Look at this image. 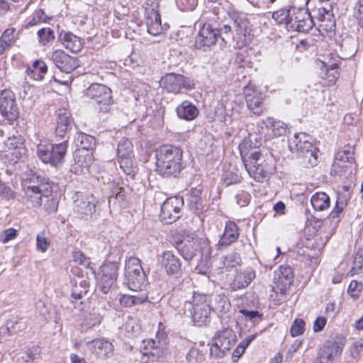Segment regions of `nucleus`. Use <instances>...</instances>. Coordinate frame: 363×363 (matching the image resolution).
<instances>
[{"mask_svg":"<svg viewBox=\"0 0 363 363\" xmlns=\"http://www.w3.org/2000/svg\"><path fill=\"white\" fill-rule=\"evenodd\" d=\"M189 304L191 306L189 310L194 322L198 325L204 324L208 320L211 311L207 295L194 292L192 301H189Z\"/></svg>","mask_w":363,"mask_h":363,"instance_id":"10","label":"nucleus"},{"mask_svg":"<svg viewBox=\"0 0 363 363\" xmlns=\"http://www.w3.org/2000/svg\"><path fill=\"white\" fill-rule=\"evenodd\" d=\"M47 201L45 203V209L48 213L50 214L57 211L58 206V201L55 198H49L48 196Z\"/></svg>","mask_w":363,"mask_h":363,"instance_id":"59","label":"nucleus"},{"mask_svg":"<svg viewBox=\"0 0 363 363\" xmlns=\"http://www.w3.org/2000/svg\"><path fill=\"white\" fill-rule=\"evenodd\" d=\"M57 116L55 133L57 135L64 137L72 129L73 119L71 113L64 108L57 110Z\"/></svg>","mask_w":363,"mask_h":363,"instance_id":"27","label":"nucleus"},{"mask_svg":"<svg viewBox=\"0 0 363 363\" xmlns=\"http://www.w3.org/2000/svg\"><path fill=\"white\" fill-rule=\"evenodd\" d=\"M183 151L177 146L164 145L155 151L156 171L162 177H177L184 168Z\"/></svg>","mask_w":363,"mask_h":363,"instance_id":"3","label":"nucleus"},{"mask_svg":"<svg viewBox=\"0 0 363 363\" xmlns=\"http://www.w3.org/2000/svg\"><path fill=\"white\" fill-rule=\"evenodd\" d=\"M22 145L23 143L21 141V139L16 137L9 138L6 143V145L9 150H19Z\"/></svg>","mask_w":363,"mask_h":363,"instance_id":"60","label":"nucleus"},{"mask_svg":"<svg viewBox=\"0 0 363 363\" xmlns=\"http://www.w3.org/2000/svg\"><path fill=\"white\" fill-rule=\"evenodd\" d=\"M231 26L227 24L205 23L200 29L196 40L195 48L206 50L217 43H226L231 38Z\"/></svg>","mask_w":363,"mask_h":363,"instance_id":"4","label":"nucleus"},{"mask_svg":"<svg viewBox=\"0 0 363 363\" xmlns=\"http://www.w3.org/2000/svg\"><path fill=\"white\" fill-rule=\"evenodd\" d=\"M52 60L55 65L62 72L67 74L71 73L79 66V60L77 57H72L61 50L53 52Z\"/></svg>","mask_w":363,"mask_h":363,"instance_id":"20","label":"nucleus"},{"mask_svg":"<svg viewBox=\"0 0 363 363\" xmlns=\"http://www.w3.org/2000/svg\"><path fill=\"white\" fill-rule=\"evenodd\" d=\"M72 258L74 262L79 264H85L86 262V257L81 251H74L72 252Z\"/></svg>","mask_w":363,"mask_h":363,"instance_id":"62","label":"nucleus"},{"mask_svg":"<svg viewBox=\"0 0 363 363\" xmlns=\"http://www.w3.org/2000/svg\"><path fill=\"white\" fill-rule=\"evenodd\" d=\"M147 32L152 35H158L162 31L160 14L158 11L152 9L148 13L146 21Z\"/></svg>","mask_w":363,"mask_h":363,"instance_id":"30","label":"nucleus"},{"mask_svg":"<svg viewBox=\"0 0 363 363\" xmlns=\"http://www.w3.org/2000/svg\"><path fill=\"white\" fill-rule=\"evenodd\" d=\"M88 350L101 359H107L113 354V345L104 338L92 340L86 343Z\"/></svg>","mask_w":363,"mask_h":363,"instance_id":"23","label":"nucleus"},{"mask_svg":"<svg viewBox=\"0 0 363 363\" xmlns=\"http://www.w3.org/2000/svg\"><path fill=\"white\" fill-rule=\"evenodd\" d=\"M294 21L291 27L298 32L306 33L315 25L313 18L308 10L303 9H292Z\"/></svg>","mask_w":363,"mask_h":363,"instance_id":"18","label":"nucleus"},{"mask_svg":"<svg viewBox=\"0 0 363 363\" xmlns=\"http://www.w3.org/2000/svg\"><path fill=\"white\" fill-rule=\"evenodd\" d=\"M125 330L128 334L135 335L140 331V325L136 318L128 316L125 323Z\"/></svg>","mask_w":363,"mask_h":363,"instance_id":"48","label":"nucleus"},{"mask_svg":"<svg viewBox=\"0 0 363 363\" xmlns=\"http://www.w3.org/2000/svg\"><path fill=\"white\" fill-rule=\"evenodd\" d=\"M235 332L228 328H224L216 333L214 342L210 348V354L215 358L223 357L233 345L236 342Z\"/></svg>","mask_w":363,"mask_h":363,"instance_id":"9","label":"nucleus"},{"mask_svg":"<svg viewBox=\"0 0 363 363\" xmlns=\"http://www.w3.org/2000/svg\"><path fill=\"white\" fill-rule=\"evenodd\" d=\"M0 112L4 118L10 124H12L19 116V110L16 102L15 95L10 90L5 89L1 93Z\"/></svg>","mask_w":363,"mask_h":363,"instance_id":"12","label":"nucleus"},{"mask_svg":"<svg viewBox=\"0 0 363 363\" xmlns=\"http://www.w3.org/2000/svg\"><path fill=\"white\" fill-rule=\"evenodd\" d=\"M124 276V283L130 290L144 292L147 277L138 258L131 257L126 261Z\"/></svg>","mask_w":363,"mask_h":363,"instance_id":"7","label":"nucleus"},{"mask_svg":"<svg viewBox=\"0 0 363 363\" xmlns=\"http://www.w3.org/2000/svg\"><path fill=\"white\" fill-rule=\"evenodd\" d=\"M182 11H192L197 4V0H177Z\"/></svg>","mask_w":363,"mask_h":363,"instance_id":"58","label":"nucleus"},{"mask_svg":"<svg viewBox=\"0 0 363 363\" xmlns=\"http://www.w3.org/2000/svg\"><path fill=\"white\" fill-rule=\"evenodd\" d=\"M89 287L86 281H82L79 285L75 284L72 287L70 302L79 311H84L88 303Z\"/></svg>","mask_w":363,"mask_h":363,"instance_id":"21","label":"nucleus"},{"mask_svg":"<svg viewBox=\"0 0 363 363\" xmlns=\"http://www.w3.org/2000/svg\"><path fill=\"white\" fill-rule=\"evenodd\" d=\"M311 203L315 211H324L329 208L330 199L325 192H316L311 198Z\"/></svg>","mask_w":363,"mask_h":363,"instance_id":"36","label":"nucleus"},{"mask_svg":"<svg viewBox=\"0 0 363 363\" xmlns=\"http://www.w3.org/2000/svg\"><path fill=\"white\" fill-rule=\"evenodd\" d=\"M244 94L247 108L253 114L260 116L265 109L263 103L264 99V94L249 86L245 87Z\"/></svg>","mask_w":363,"mask_h":363,"instance_id":"19","label":"nucleus"},{"mask_svg":"<svg viewBox=\"0 0 363 363\" xmlns=\"http://www.w3.org/2000/svg\"><path fill=\"white\" fill-rule=\"evenodd\" d=\"M161 265L164 268L168 275L178 277L182 274V262L171 251L163 252Z\"/></svg>","mask_w":363,"mask_h":363,"instance_id":"24","label":"nucleus"},{"mask_svg":"<svg viewBox=\"0 0 363 363\" xmlns=\"http://www.w3.org/2000/svg\"><path fill=\"white\" fill-rule=\"evenodd\" d=\"M148 296L146 292L137 293L136 294H123L120 297V304L126 308L142 304L146 302Z\"/></svg>","mask_w":363,"mask_h":363,"instance_id":"34","label":"nucleus"},{"mask_svg":"<svg viewBox=\"0 0 363 363\" xmlns=\"http://www.w3.org/2000/svg\"><path fill=\"white\" fill-rule=\"evenodd\" d=\"M340 353L336 342L327 340L319 349L314 363H333V356L339 355Z\"/></svg>","mask_w":363,"mask_h":363,"instance_id":"25","label":"nucleus"},{"mask_svg":"<svg viewBox=\"0 0 363 363\" xmlns=\"http://www.w3.org/2000/svg\"><path fill=\"white\" fill-rule=\"evenodd\" d=\"M74 143L77 147L88 151L94 148L96 141L94 137L90 135L77 133L74 137Z\"/></svg>","mask_w":363,"mask_h":363,"instance_id":"38","label":"nucleus"},{"mask_svg":"<svg viewBox=\"0 0 363 363\" xmlns=\"http://www.w3.org/2000/svg\"><path fill=\"white\" fill-rule=\"evenodd\" d=\"M306 138L304 133H295L289 140V147L291 152H296L297 156L302 160L303 165L306 167H313L318 162V150Z\"/></svg>","mask_w":363,"mask_h":363,"instance_id":"5","label":"nucleus"},{"mask_svg":"<svg viewBox=\"0 0 363 363\" xmlns=\"http://www.w3.org/2000/svg\"><path fill=\"white\" fill-rule=\"evenodd\" d=\"M59 40L67 49L72 52L80 51L83 47L82 39L69 32L62 31Z\"/></svg>","mask_w":363,"mask_h":363,"instance_id":"28","label":"nucleus"},{"mask_svg":"<svg viewBox=\"0 0 363 363\" xmlns=\"http://www.w3.org/2000/svg\"><path fill=\"white\" fill-rule=\"evenodd\" d=\"M39 355V350L38 347L28 348L23 353L21 358L26 363H33Z\"/></svg>","mask_w":363,"mask_h":363,"instance_id":"53","label":"nucleus"},{"mask_svg":"<svg viewBox=\"0 0 363 363\" xmlns=\"http://www.w3.org/2000/svg\"><path fill=\"white\" fill-rule=\"evenodd\" d=\"M259 126L261 128L259 131L265 133L269 138L284 135L288 131L286 124L281 121L275 120L271 117L262 120Z\"/></svg>","mask_w":363,"mask_h":363,"instance_id":"22","label":"nucleus"},{"mask_svg":"<svg viewBox=\"0 0 363 363\" xmlns=\"http://www.w3.org/2000/svg\"><path fill=\"white\" fill-rule=\"evenodd\" d=\"M306 323L303 319L296 318L291 327V335L293 337L298 336L305 331Z\"/></svg>","mask_w":363,"mask_h":363,"instance_id":"50","label":"nucleus"},{"mask_svg":"<svg viewBox=\"0 0 363 363\" xmlns=\"http://www.w3.org/2000/svg\"><path fill=\"white\" fill-rule=\"evenodd\" d=\"M235 199H236L237 203L240 206L244 207V206H247L250 203V201L251 199V196L248 192H247L244 190H240L236 194Z\"/></svg>","mask_w":363,"mask_h":363,"instance_id":"54","label":"nucleus"},{"mask_svg":"<svg viewBox=\"0 0 363 363\" xmlns=\"http://www.w3.org/2000/svg\"><path fill=\"white\" fill-rule=\"evenodd\" d=\"M18 235V232L16 229L9 228L5 229L0 235V240L3 243H7L11 240H14Z\"/></svg>","mask_w":363,"mask_h":363,"instance_id":"52","label":"nucleus"},{"mask_svg":"<svg viewBox=\"0 0 363 363\" xmlns=\"http://www.w3.org/2000/svg\"><path fill=\"white\" fill-rule=\"evenodd\" d=\"M184 205L182 197H170L161 206L160 219L165 224H171L180 217L181 208Z\"/></svg>","mask_w":363,"mask_h":363,"instance_id":"14","label":"nucleus"},{"mask_svg":"<svg viewBox=\"0 0 363 363\" xmlns=\"http://www.w3.org/2000/svg\"><path fill=\"white\" fill-rule=\"evenodd\" d=\"M175 247L187 261L191 260L197 253L200 254V259L195 268L198 274H206L211 266L212 249L208 240L203 238H191L177 242Z\"/></svg>","mask_w":363,"mask_h":363,"instance_id":"2","label":"nucleus"},{"mask_svg":"<svg viewBox=\"0 0 363 363\" xmlns=\"http://www.w3.org/2000/svg\"><path fill=\"white\" fill-rule=\"evenodd\" d=\"M74 209L79 214L91 216L95 211V204L88 198L77 196V199L74 201Z\"/></svg>","mask_w":363,"mask_h":363,"instance_id":"32","label":"nucleus"},{"mask_svg":"<svg viewBox=\"0 0 363 363\" xmlns=\"http://www.w3.org/2000/svg\"><path fill=\"white\" fill-rule=\"evenodd\" d=\"M240 235L239 228L233 221L225 223L224 232L218 242V249L227 247L235 242Z\"/></svg>","mask_w":363,"mask_h":363,"instance_id":"26","label":"nucleus"},{"mask_svg":"<svg viewBox=\"0 0 363 363\" xmlns=\"http://www.w3.org/2000/svg\"><path fill=\"white\" fill-rule=\"evenodd\" d=\"M176 111L179 118L186 121L194 119L198 116L199 113L197 108L187 101H183L177 106Z\"/></svg>","mask_w":363,"mask_h":363,"instance_id":"33","label":"nucleus"},{"mask_svg":"<svg viewBox=\"0 0 363 363\" xmlns=\"http://www.w3.org/2000/svg\"><path fill=\"white\" fill-rule=\"evenodd\" d=\"M335 159L342 162L352 163L354 160L353 147L351 146H345L343 149L340 150L337 154Z\"/></svg>","mask_w":363,"mask_h":363,"instance_id":"46","label":"nucleus"},{"mask_svg":"<svg viewBox=\"0 0 363 363\" xmlns=\"http://www.w3.org/2000/svg\"><path fill=\"white\" fill-rule=\"evenodd\" d=\"M347 200L342 196L337 195L336 199L335 206L329 215V219L334 222L335 224L340 221V217L347 206Z\"/></svg>","mask_w":363,"mask_h":363,"instance_id":"39","label":"nucleus"},{"mask_svg":"<svg viewBox=\"0 0 363 363\" xmlns=\"http://www.w3.org/2000/svg\"><path fill=\"white\" fill-rule=\"evenodd\" d=\"M50 246V242L45 236V233H41L40 234H38L36 237V247L37 249L42 252H45L47 251L48 247Z\"/></svg>","mask_w":363,"mask_h":363,"instance_id":"55","label":"nucleus"},{"mask_svg":"<svg viewBox=\"0 0 363 363\" xmlns=\"http://www.w3.org/2000/svg\"><path fill=\"white\" fill-rule=\"evenodd\" d=\"M234 31L230 32L231 38L237 40V45L242 47L250 38L251 24L245 15H239L234 21Z\"/></svg>","mask_w":363,"mask_h":363,"instance_id":"16","label":"nucleus"},{"mask_svg":"<svg viewBox=\"0 0 363 363\" xmlns=\"http://www.w3.org/2000/svg\"><path fill=\"white\" fill-rule=\"evenodd\" d=\"M240 313H242L246 319L252 321L253 323L261 320L262 314L259 313L257 311H248L246 309L240 310Z\"/></svg>","mask_w":363,"mask_h":363,"instance_id":"57","label":"nucleus"},{"mask_svg":"<svg viewBox=\"0 0 363 363\" xmlns=\"http://www.w3.org/2000/svg\"><path fill=\"white\" fill-rule=\"evenodd\" d=\"M223 179L226 186H230L239 183L240 176L234 171L227 170L223 174Z\"/></svg>","mask_w":363,"mask_h":363,"instance_id":"51","label":"nucleus"},{"mask_svg":"<svg viewBox=\"0 0 363 363\" xmlns=\"http://www.w3.org/2000/svg\"><path fill=\"white\" fill-rule=\"evenodd\" d=\"M333 17L332 12L325 8H319L316 11V18L322 22L319 26L327 31L332 30L335 28V23L333 20Z\"/></svg>","mask_w":363,"mask_h":363,"instance_id":"35","label":"nucleus"},{"mask_svg":"<svg viewBox=\"0 0 363 363\" xmlns=\"http://www.w3.org/2000/svg\"><path fill=\"white\" fill-rule=\"evenodd\" d=\"M118 158L133 157V145L132 142L126 138H123L118 144Z\"/></svg>","mask_w":363,"mask_h":363,"instance_id":"40","label":"nucleus"},{"mask_svg":"<svg viewBox=\"0 0 363 363\" xmlns=\"http://www.w3.org/2000/svg\"><path fill=\"white\" fill-rule=\"evenodd\" d=\"M162 86L168 92L179 94L182 88L191 90L194 88V84L191 80L186 78L182 74L175 73H168L161 79Z\"/></svg>","mask_w":363,"mask_h":363,"instance_id":"15","label":"nucleus"},{"mask_svg":"<svg viewBox=\"0 0 363 363\" xmlns=\"http://www.w3.org/2000/svg\"><path fill=\"white\" fill-rule=\"evenodd\" d=\"M28 172V177L26 179H29L33 182L36 181L38 184L27 187L25 190V199L26 202L31 206H40L43 203V198H48V194H50L51 190H49L44 186V184L46 182L45 177L31 169Z\"/></svg>","mask_w":363,"mask_h":363,"instance_id":"8","label":"nucleus"},{"mask_svg":"<svg viewBox=\"0 0 363 363\" xmlns=\"http://www.w3.org/2000/svg\"><path fill=\"white\" fill-rule=\"evenodd\" d=\"M242 259L240 255L237 252H233L226 255L222 262V268L230 271L231 269L241 264Z\"/></svg>","mask_w":363,"mask_h":363,"instance_id":"42","label":"nucleus"},{"mask_svg":"<svg viewBox=\"0 0 363 363\" xmlns=\"http://www.w3.org/2000/svg\"><path fill=\"white\" fill-rule=\"evenodd\" d=\"M294 6L290 8H283L274 12L272 18L279 24H291L294 21V16L292 9Z\"/></svg>","mask_w":363,"mask_h":363,"instance_id":"37","label":"nucleus"},{"mask_svg":"<svg viewBox=\"0 0 363 363\" xmlns=\"http://www.w3.org/2000/svg\"><path fill=\"white\" fill-rule=\"evenodd\" d=\"M354 267L353 268H361L363 264V249H359L354 259Z\"/></svg>","mask_w":363,"mask_h":363,"instance_id":"63","label":"nucleus"},{"mask_svg":"<svg viewBox=\"0 0 363 363\" xmlns=\"http://www.w3.org/2000/svg\"><path fill=\"white\" fill-rule=\"evenodd\" d=\"M202 189L201 187L192 188L189 195V203L192 208L196 210L202 209L203 201L201 197Z\"/></svg>","mask_w":363,"mask_h":363,"instance_id":"43","label":"nucleus"},{"mask_svg":"<svg viewBox=\"0 0 363 363\" xmlns=\"http://www.w3.org/2000/svg\"><path fill=\"white\" fill-rule=\"evenodd\" d=\"M133 157H125L124 158H118V162L120 164V167L124 170L127 167L134 164Z\"/></svg>","mask_w":363,"mask_h":363,"instance_id":"64","label":"nucleus"},{"mask_svg":"<svg viewBox=\"0 0 363 363\" xmlns=\"http://www.w3.org/2000/svg\"><path fill=\"white\" fill-rule=\"evenodd\" d=\"M103 315L98 310L94 308L92 311L84 315L82 325L86 328H91L101 323L103 319Z\"/></svg>","mask_w":363,"mask_h":363,"instance_id":"41","label":"nucleus"},{"mask_svg":"<svg viewBox=\"0 0 363 363\" xmlns=\"http://www.w3.org/2000/svg\"><path fill=\"white\" fill-rule=\"evenodd\" d=\"M119 264L120 263L118 261H108L101 267V277L98 287L103 294H108L116 282Z\"/></svg>","mask_w":363,"mask_h":363,"instance_id":"13","label":"nucleus"},{"mask_svg":"<svg viewBox=\"0 0 363 363\" xmlns=\"http://www.w3.org/2000/svg\"><path fill=\"white\" fill-rule=\"evenodd\" d=\"M86 96L99 105V111L106 112L108 106L113 104L111 90L101 84H92L86 90Z\"/></svg>","mask_w":363,"mask_h":363,"instance_id":"11","label":"nucleus"},{"mask_svg":"<svg viewBox=\"0 0 363 363\" xmlns=\"http://www.w3.org/2000/svg\"><path fill=\"white\" fill-rule=\"evenodd\" d=\"M33 69L30 70V73L28 74H33V77L37 80H41L48 71V67L45 63L40 60H37L33 63Z\"/></svg>","mask_w":363,"mask_h":363,"instance_id":"44","label":"nucleus"},{"mask_svg":"<svg viewBox=\"0 0 363 363\" xmlns=\"http://www.w3.org/2000/svg\"><path fill=\"white\" fill-rule=\"evenodd\" d=\"M108 187L110 189L109 203L113 202L114 204L118 203L119 206H123L126 199V192L124 187L115 182L108 184Z\"/></svg>","mask_w":363,"mask_h":363,"instance_id":"31","label":"nucleus"},{"mask_svg":"<svg viewBox=\"0 0 363 363\" xmlns=\"http://www.w3.org/2000/svg\"><path fill=\"white\" fill-rule=\"evenodd\" d=\"M294 280L292 269L289 266H281L274 278L273 291L284 295Z\"/></svg>","mask_w":363,"mask_h":363,"instance_id":"17","label":"nucleus"},{"mask_svg":"<svg viewBox=\"0 0 363 363\" xmlns=\"http://www.w3.org/2000/svg\"><path fill=\"white\" fill-rule=\"evenodd\" d=\"M40 42L45 45L55 39L54 31L50 28H43L38 31Z\"/></svg>","mask_w":363,"mask_h":363,"instance_id":"49","label":"nucleus"},{"mask_svg":"<svg viewBox=\"0 0 363 363\" xmlns=\"http://www.w3.org/2000/svg\"><path fill=\"white\" fill-rule=\"evenodd\" d=\"M82 155L77 156L75 158V165L72 167L71 171L74 172L75 174H78L79 171H82L84 168H87L89 163L92 160V156L91 154L87 153L84 156V161L82 160Z\"/></svg>","mask_w":363,"mask_h":363,"instance_id":"47","label":"nucleus"},{"mask_svg":"<svg viewBox=\"0 0 363 363\" xmlns=\"http://www.w3.org/2000/svg\"><path fill=\"white\" fill-rule=\"evenodd\" d=\"M45 18V17L43 10L39 9L33 13L32 18L27 23L26 27L27 28L33 27L37 25L38 23L44 21Z\"/></svg>","mask_w":363,"mask_h":363,"instance_id":"56","label":"nucleus"},{"mask_svg":"<svg viewBox=\"0 0 363 363\" xmlns=\"http://www.w3.org/2000/svg\"><path fill=\"white\" fill-rule=\"evenodd\" d=\"M16 29L13 28H7L0 38V47L2 50L11 46L15 41Z\"/></svg>","mask_w":363,"mask_h":363,"instance_id":"45","label":"nucleus"},{"mask_svg":"<svg viewBox=\"0 0 363 363\" xmlns=\"http://www.w3.org/2000/svg\"><path fill=\"white\" fill-rule=\"evenodd\" d=\"M327 320L325 317L319 316L318 317L313 323V330L315 333L320 332L323 330Z\"/></svg>","mask_w":363,"mask_h":363,"instance_id":"61","label":"nucleus"},{"mask_svg":"<svg viewBox=\"0 0 363 363\" xmlns=\"http://www.w3.org/2000/svg\"><path fill=\"white\" fill-rule=\"evenodd\" d=\"M231 308L230 302L228 298L223 294L215 295L213 301L211 304V310L222 317L227 314Z\"/></svg>","mask_w":363,"mask_h":363,"instance_id":"29","label":"nucleus"},{"mask_svg":"<svg viewBox=\"0 0 363 363\" xmlns=\"http://www.w3.org/2000/svg\"><path fill=\"white\" fill-rule=\"evenodd\" d=\"M67 147V140L57 144L41 141L37 146V155L43 162L57 167L63 162Z\"/></svg>","mask_w":363,"mask_h":363,"instance_id":"6","label":"nucleus"},{"mask_svg":"<svg viewBox=\"0 0 363 363\" xmlns=\"http://www.w3.org/2000/svg\"><path fill=\"white\" fill-rule=\"evenodd\" d=\"M247 143L239 145L242 160L249 175L257 182L267 181L274 172L275 166L272 159L266 158L256 149H247Z\"/></svg>","mask_w":363,"mask_h":363,"instance_id":"1","label":"nucleus"}]
</instances>
